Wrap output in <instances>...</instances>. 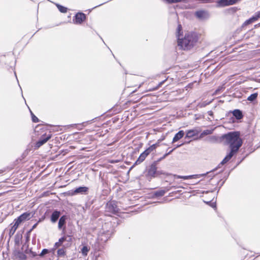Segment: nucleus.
Masks as SVG:
<instances>
[{"instance_id": "nucleus-28", "label": "nucleus", "mask_w": 260, "mask_h": 260, "mask_svg": "<svg viewBox=\"0 0 260 260\" xmlns=\"http://www.w3.org/2000/svg\"><path fill=\"white\" fill-rule=\"evenodd\" d=\"M90 250V248L88 247L87 246L84 245L81 248V253L83 256H86L88 254V253Z\"/></svg>"}, {"instance_id": "nucleus-9", "label": "nucleus", "mask_w": 260, "mask_h": 260, "mask_svg": "<svg viewBox=\"0 0 260 260\" xmlns=\"http://www.w3.org/2000/svg\"><path fill=\"white\" fill-rule=\"evenodd\" d=\"M214 171H213V170L210 172H208L205 174H197V175H188V176H181L178 175H174V177L175 179H183L184 180H187V179H191L193 178H198L201 176H205L207 174H209L211 173H213Z\"/></svg>"}, {"instance_id": "nucleus-53", "label": "nucleus", "mask_w": 260, "mask_h": 260, "mask_svg": "<svg viewBox=\"0 0 260 260\" xmlns=\"http://www.w3.org/2000/svg\"><path fill=\"white\" fill-rule=\"evenodd\" d=\"M183 144H184V143H181V144H179V145H177L175 146V148H176V149L177 148H178V147H180L182 146Z\"/></svg>"}, {"instance_id": "nucleus-22", "label": "nucleus", "mask_w": 260, "mask_h": 260, "mask_svg": "<svg viewBox=\"0 0 260 260\" xmlns=\"http://www.w3.org/2000/svg\"><path fill=\"white\" fill-rule=\"evenodd\" d=\"M257 19L255 17L254 15H253L252 17L249 18L248 19L246 20L242 24V27H244L245 26H246L247 25H249L252 22L256 21Z\"/></svg>"}, {"instance_id": "nucleus-59", "label": "nucleus", "mask_w": 260, "mask_h": 260, "mask_svg": "<svg viewBox=\"0 0 260 260\" xmlns=\"http://www.w3.org/2000/svg\"><path fill=\"white\" fill-rule=\"evenodd\" d=\"M224 181H223V182H222V183L220 184V187H219L220 188L221 187V186H222V185H223V184H224Z\"/></svg>"}, {"instance_id": "nucleus-4", "label": "nucleus", "mask_w": 260, "mask_h": 260, "mask_svg": "<svg viewBox=\"0 0 260 260\" xmlns=\"http://www.w3.org/2000/svg\"><path fill=\"white\" fill-rule=\"evenodd\" d=\"M146 176L149 180L152 178H157V168L156 165L153 164L150 165L147 170Z\"/></svg>"}, {"instance_id": "nucleus-12", "label": "nucleus", "mask_w": 260, "mask_h": 260, "mask_svg": "<svg viewBox=\"0 0 260 260\" xmlns=\"http://www.w3.org/2000/svg\"><path fill=\"white\" fill-rule=\"evenodd\" d=\"M149 154L150 153H149L148 150L146 149L144 151L140 154L139 157L135 161L134 165H138L142 162Z\"/></svg>"}, {"instance_id": "nucleus-16", "label": "nucleus", "mask_w": 260, "mask_h": 260, "mask_svg": "<svg viewBox=\"0 0 260 260\" xmlns=\"http://www.w3.org/2000/svg\"><path fill=\"white\" fill-rule=\"evenodd\" d=\"M14 255L18 258L19 260H26L27 258V256L24 253V251L22 252L20 250H16L14 251Z\"/></svg>"}, {"instance_id": "nucleus-52", "label": "nucleus", "mask_w": 260, "mask_h": 260, "mask_svg": "<svg viewBox=\"0 0 260 260\" xmlns=\"http://www.w3.org/2000/svg\"><path fill=\"white\" fill-rule=\"evenodd\" d=\"M208 104H206V103H202L201 105H200V107H205Z\"/></svg>"}, {"instance_id": "nucleus-27", "label": "nucleus", "mask_w": 260, "mask_h": 260, "mask_svg": "<svg viewBox=\"0 0 260 260\" xmlns=\"http://www.w3.org/2000/svg\"><path fill=\"white\" fill-rule=\"evenodd\" d=\"M56 6L57 7V8H58V10L61 12V13H66L67 12V11H68V8L60 5V4H56Z\"/></svg>"}, {"instance_id": "nucleus-18", "label": "nucleus", "mask_w": 260, "mask_h": 260, "mask_svg": "<svg viewBox=\"0 0 260 260\" xmlns=\"http://www.w3.org/2000/svg\"><path fill=\"white\" fill-rule=\"evenodd\" d=\"M30 214L31 213L29 212H25L21 214L18 217H19V218L23 222L25 220H29L31 218Z\"/></svg>"}, {"instance_id": "nucleus-5", "label": "nucleus", "mask_w": 260, "mask_h": 260, "mask_svg": "<svg viewBox=\"0 0 260 260\" xmlns=\"http://www.w3.org/2000/svg\"><path fill=\"white\" fill-rule=\"evenodd\" d=\"M89 191V188L88 187L83 186H79L75 188L73 190H71L69 191V194L71 196H75L76 194H87Z\"/></svg>"}, {"instance_id": "nucleus-29", "label": "nucleus", "mask_w": 260, "mask_h": 260, "mask_svg": "<svg viewBox=\"0 0 260 260\" xmlns=\"http://www.w3.org/2000/svg\"><path fill=\"white\" fill-rule=\"evenodd\" d=\"M257 93H252L247 98V100L250 102H253L257 99Z\"/></svg>"}, {"instance_id": "nucleus-13", "label": "nucleus", "mask_w": 260, "mask_h": 260, "mask_svg": "<svg viewBox=\"0 0 260 260\" xmlns=\"http://www.w3.org/2000/svg\"><path fill=\"white\" fill-rule=\"evenodd\" d=\"M229 113H232L233 116L237 120H240L243 117L242 111L239 109H235L233 111H230Z\"/></svg>"}, {"instance_id": "nucleus-21", "label": "nucleus", "mask_w": 260, "mask_h": 260, "mask_svg": "<svg viewBox=\"0 0 260 260\" xmlns=\"http://www.w3.org/2000/svg\"><path fill=\"white\" fill-rule=\"evenodd\" d=\"M67 240V237L66 236H63L59 239L58 241L56 242L54 245V248H58L60 247L62 243Z\"/></svg>"}, {"instance_id": "nucleus-36", "label": "nucleus", "mask_w": 260, "mask_h": 260, "mask_svg": "<svg viewBox=\"0 0 260 260\" xmlns=\"http://www.w3.org/2000/svg\"><path fill=\"white\" fill-rule=\"evenodd\" d=\"M93 203V200H92L91 201H89L87 202L85 205V207L86 209H89L90 206Z\"/></svg>"}, {"instance_id": "nucleus-1", "label": "nucleus", "mask_w": 260, "mask_h": 260, "mask_svg": "<svg viewBox=\"0 0 260 260\" xmlns=\"http://www.w3.org/2000/svg\"><path fill=\"white\" fill-rule=\"evenodd\" d=\"M221 138L225 140V144L229 146L230 151L218 166L213 169V171L217 170L220 168V165H223L228 162L238 152L243 144V140L240 138V133L238 131L228 132L222 135Z\"/></svg>"}, {"instance_id": "nucleus-39", "label": "nucleus", "mask_w": 260, "mask_h": 260, "mask_svg": "<svg viewBox=\"0 0 260 260\" xmlns=\"http://www.w3.org/2000/svg\"><path fill=\"white\" fill-rule=\"evenodd\" d=\"M30 234V233H28V231H27L25 234V239H26V242H28L29 241Z\"/></svg>"}, {"instance_id": "nucleus-35", "label": "nucleus", "mask_w": 260, "mask_h": 260, "mask_svg": "<svg viewBox=\"0 0 260 260\" xmlns=\"http://www.w3.org/2000/svg\"><path fill=\"white\" fill-rule=\"evenodd\" d=\"M161 175L168 176L169 174L166 173L165 172H164V171H162L161 170H157V178L160 177V176Z\"/></svg>"}, {"instance_id": "nucleus-46", "label": "nucleus", "mask_w": 260, "mask_h": 260, "mask_svg": "<svg viewBox=\"0 0 260 260\" xmlns=\"http://www.w3.org/2000/svg\"><path fill=\"white\" fill-rule=\"evenodd\" d=\"M160 142V140H158L156 143L154 144L155 145L156 148L159 146Z\"/></svg>"}, {"instance_id": "nucleus-31", "label": "nucleus", "mask_w": 260, "mask_h": 260, "mask_svg": "<svg viewBox=\"0 0 260 260\" xmlns=\"http://www.w3.org/2000/svg\"><path fill=\"white\" fill-rule=\"evenodd\" d=\"M22 222L21 221V220L19 218V217H17V218L15 219L13 222V225L12 226L14 227L16 229H18L19 225L22 223Z\"/></svg>"}, {"instance_id": "nucleus-43", "label": "nucleus", "mask_w": 260, "mask_h": 260, "mask_svg": "<svg viewBox=\"0 0 260 260\" xmlns=\"http://www.w3.org/2000/svg\"><path fill=\"white\" fill-rule=\"evenodd\" d=\"M255 17L257 20H258V18H260V10L259 11H257V12L255 13L254 14Z\"/></svg>"}, {"instance_id": "nucleus-61", "label": "nucleus", "mask_w": 260, "mask_h": 260, "mask_svg": "<svg viewBox=\"0 0 260 260\" xmlns=\"http://www.w3.org/2000/svg\"><path fill=\"white\" fill-rule=\"evenodd\" d=\"M87 122H88V121H87V122H83V123H82V124H83V125H84V123H87Z\"/></svg>"}, {"instance_id": "nucleus-10", "label": "nucleus", "mask_w": 260, "mask_h": 260, "mask_svg": "<svg viewBox=\"0 0 260 260\" xmlns=\"http://www.w3.org/2000/svg\"><path fill=\"white\" fill-rule=\"evenodd\" d=\"M68 219V216L63 215L61 216L59 219L58 223V228L59 230H62V233L64 234L66 230V223Z\"/></svg>"}, {"instance_id": "nucleus-8", "label": "nucleus", "mask_w": 260, "mask_h": 260, "mask_svg": "<svg viewBox=\"0 0 260 260\" xmlns=\"http://www.w3.org/2000/svg\"><path fill=\"white\" fill-rule=\"evenodd\" d=\"M241 1V0H218L217 1V6L218 7H224L236 4Z\"/></svg>"}, {"instance_id": "nucleus-3", "label": "nucleus", "mask_w": 260, "mask_h": 260, "mask_svg": "<svg viewBox=\"0 0 260 260\" xmlns=\"http://www.w3.org/2000/svg\"><path fill=\"white\" fill-rule=\"evenodd\" d=\"M107 210L114 214H117L119 212V209L118 207L117 202L114 200L108 201L106 205Z\"/></svg>"}, {"instance_id": "nucleus-57", "label": "nucleus", "mask_w": 260, "mask_h": 260, "mask_svg": "<svg viewBox=\"0 0 260 260\" xmlns=\"http://www.w3.org/2000/svg\"><path fill=\"white\" fill-rule=\"evenodd\" d=\"M106 3H107V2H105V3H102V4H100V5H99L98 6L94 7V8H96V7H99V6H102V5H103V4H104Z\"/></svg>"}, {"instance_id": "nucleus-44", "label": "nucleus", "mask_w": 260, "mask_h": 260, "mask_svg": "<svg viewBox=\"0 0 260 260\" xmlns=\"http://www.w3.org/2000/svg\"><path fill=\"white\" fill-rule=\"evenodd\" d=\"M163 159H161V157L158 158L157 160L154 161L152 164H154L155 165H157L158 163L162 160Z\"/></svg>"}, {"instance_id": "nucleus-54", "label": "nucleus", "mask_w": 260, "mask_h": 260, "mask_svg": "<svg viewBox=\"0 0 260 260\" xmlns=\"http://www.w3.org/2000/svg\"><path fill=\"white\" fill-rule=\"evenodd\" d=\"M168 155V154L166 153L162 157H161V159H164Z\"/></svg>"}, {"instance_id": "nucleus-56", "label": "nucleus", "mask_w": 260, "mask_h": 260, "mask_svg": "<svg viewBox=\"0 0 260 260\" xmlns=\"http://www.w3.org/2000/svg\"><path fill=\"white\" fill-rule=\"evenodd\" d=\"M220 90V89L218 88V89H217L215 91V94H218L219 92V91Z\"/></svg>"}, {"instance_id": "nucleus-19", "label": "nucleus", "mask_w": 260, "mask_h": 260, "mask_svg": "<svg viewBox=\"0 0 260 260\" xmlns=\"http://www.w3.org/2000/svg\"><path fill=\"white\" fill-rule=\"evenodd\" d=\"M24 253H25V254H28L29 257L31 258H34L38 256L37 253L32 250V248H28V246H27L26 249H25Z\"/></svg>"}, {"instance_id": "nucleus-38", "label": "nucleus", "mask_w": 260, "mask_h": 260, "mask_svg": "<svg viewBox=\"0 0 260 260\" xmlns=\"http://www.w3.org/2000/svg\"><path fill=\"white\" fill-rule=\"evenodd\" d=\"M166 80H164L160 82H159L158 85L153 89V90H157L158 89L161 85L162 84L165 82Z\"/></svg>"}, {"instance_id": "nucleus-58", "label": "nucleus", "mask_w": 260, "mask_h": 260, "mask_svg": "<svg viewBox=\"0 0 260 260\" xmlns=\"http://www.w3.org/2000/svg\"><path fill=\"white\" fill-rule=\"evenodd\" d=\"M30 112L31 116H32L33 115H34V114L32 112V111L30 110Z\"/></svg>"}, {"instance_id": "nucleus-60", "label": "nucleus", "mask_w": 260, "mask_h": 260, "mask_svg": "<svg viewBox=\"0 0 260 260\" xmlns=\"http://www.w3.org/2000/svg\"><path fill=\"white\" fill-rule=\"evenodd\" d=\"M3 172H4V171H3V170H0V174H1V173H3Z\"/></svg>"}, {"instance_id": "nucleus-45", "label": "nucleus", "mask_w": 260, "mask_h": 260, "mask_svg": "<svg viewBox=\"0 0 260 260\" xmlns=\"http://www.w3.org/2000/svg\"><path fill=\"white\" fill-rule=\"evenodd\" d=\"M160 142V140H158L156 143L154 144L155 145L156 148L159 146Z\"/></svg>"}, {"instance_id": "nucleus-41", "label": "nucleus", "mask_w": 260, "mask_h": 260, "mask_svg": "<svg viewBox=\"0 0 260 260\" xmlns=\"http://www.w3.org/2000/svg\"><path fill=\"white\" fill-rule=\"evenodd\" d=\"M207 204L210 205L212 208H216V203H211V201H209L206 202Z\"/></svg>"}, {"instance_id": "nucleus-2", "label": "nucleus", "mask_w": 260, "mask_h": 260, "mask_svg": "<svg viewBox=\"0 0 260 260\" xmlns=\"http://www.w3.org/2000/svg\"><path fill=\"white\" fill-rule=\"evenodd\" d=\"M198 41V37L196 32H190L185 34L184 38H178V45L183 50H187L192 48Z\"/></svg>"}, {"instance_id": "nucleus-51", "label": "nucleus", "mask_w": 260, "mask_h": 260, "mask_svg": "<svg viewBox=\"0 0 260 260\" xmlns=\"http://www.w3.org/2000/svg\"><path fill=\"white\" fill-rule=\"evenodd\" d=\"M44 219H45V217H42L39 219V220L37 222L39 223V222H42Z\"/></svg>"}, {"instance_id": "nucleus-7", "label": "nucleus", "mask_w": 260, "mask_h": 260, "mask_svg": "<svg viewBox=\"0 0 260 260\" xmlns=\"http://www.w3.org/2000/svg\"><path fill=\"white\" fill-rule=\"evenodd\" d=\"M86 19V15L83 12H78L73 17V21L76 24L82 23Z\"/></svg>"}, {"instance_id": "nucleus-23", "label": "nucleus", "mask_w": 260, "mask_h": 260, "mask_svg": "<svg viewBox=\"0 0 260 260\" xmlns=\"http://www.w3.org/2000/svg\"><path fill=\"white\" fill-rule=\"evenodd\" d=\"M29 150L28 149H26L24 151V152L21 154L20 157L18 158L16 161L18 163L19 161H21L22 160L25 159V158L28 155Z\"/></svg>"}, {"instance_id": "nucleus-50", "label": "nucleus", "mask_w": 260, "mask_h": 260, "mask_svg": "<svg viewBox=\"0 0 260 260\" xmlns=\"http://www.w3.org/2000/svg\"><path fill=\"white\" fill-rule=\"evenodd\" d=\"M176 149V148H174L173 149H172V150H171L170 151H169L168 152H167V153L169 155H170V154H171L172 153V152L175 150Z\"/></svg>"}, {"instance_id": "nucleus-6", "label": "nucleus", "mask_w": 260, "mask_h": 260, "mask_svg": "<svg viewBox=\"0 0 260 260\" xmlns=\"http://www.w3.org/2000/svg\"><path fill=\"white\" fill-rule=\"evenodd\" d=\"M52 137L51 134H44L39 138V140L36 143L35 147L36 148H39L43 144L46 143Z\"/></svg>"}, {"instance_id": "nucleus-34", "label": "nucleus", "mask_w": 260, "mask_h": 260, "mask_svg": "<svg viewBox=\"0 0 260 260\" xmlns=\"http://www.w3.org/2000/svg\"><path fill=\"white\" fill-rule=\"evenodd\" d=\"M17 230V229L15 228L14 227L12 226L10 229L9 233V236L10 238H11L15 233L16 231Z\"/></svg>"}, {"instance_id": "nucleus-20", "label": "nucleus", "mask_w": 260, "mask_h": 260, "mask_svg": "<svg viewBox=\"0 0 260 260\" xmlns=\"http://www.w3.org/2000/svg\"><path fill=\"white\" fill-rule=\"evenodd\" d=\"M166 192V191L164 189L156 190L153 193L152 198H154L157 197H162L165 195Z\"/></svg>"}, {"instance_id": "nucleus-24", "label": "nucleus", "mask_w": 260, "mask_h": 260, "mask_svg": "<svg viewBox=\"0 0 260 260\" xmlns=\"http://www.w3.org/2000/svg\"><path fill=\"white\" fill-rule=\"evenodd\" d=\"M22 238V234L17 233L15 236L14 242L15 245H18Z\"/></svg>"}, {"instance_id": "nucleus-37", "label": "nucleus", "mask_w": 260, "mask_h": 260, "mask_svg": "<svg viewBox=\"0 0 260 260\" xmlns=\"http://www.w3.org/2000/svg\"><path fill=\"white\" fill-rule=\"evenodd\" d=\"M31 120L33 122L37 123L40 121L39 118L37 116H36L35 114L31 116Z\"/></svg>"}, {"instance_id": "nucleus-55", "label": "nucleus", "mask_w": 260, "mask_h": 260, "mask_svg": "<svg viewBox=\"0 0 260 260\" xmlns=\"http://www.w3.org/2000/svg\"><path fill=\"white\" fill-rule=\"evenodd\" d=\"M168 155V154L166 153L162 157H161V159H164Z\"/></svg>"}, {"instance_id": "nucleus-42", "label": "nucleus", "mask_w": 260, "mask_h": 260, "mask_svg": "<svg viewBox=\"0 0 260 260\" xmlns=\"http://www.w3.org/2000/svg\"><path fill=\"white\" fill-rule=\"evenodd\" d=\"M38 224V222H36L35 224H34L32 228L28 231V233H31L34 229H35V228H36V227L37 226Z\"/></svg>"}, {"instance_id": "nucleus-40", "label": "nucleus", "mask_w": 260, "mask_h": 260, "mask_svg": "<svg viewBox=\"0 0 260 260\" xmlns=\"http://www.w3.org/2000/svg\"><path fill=\"white\" fill-rule=\"evenodd\" d=\"M182 30V27H181V25L180 24L178 25V27H177V31H178V37L179 36L180 37V31Z\"/></svg>"}, {"instance_id": "nucleus-26", "label": "nucleus", "mask_w": 260, "mask_h": 260, "mask_svg": "<svg viewBox=\"0 0 260 260\" xmlns=\"http://www.w3.org/2000/svg\"><path fill=\"white\" fill-rule=\"evenodd\" d=\"M206 141L211 143H215L217 142L218 138L215 136H211L207 138Z\"/></svg>"}, {"instance_id": "nucleus-48", "label": "nucleus", "mask_w": 260, "mask_h": 260, "mask_svg": "<svg viewBox=\"0 0 260 260\" xmlns=\"http://www.w3.org/2000/svg\"><path fill=\"white\" fill-rule=\"evenodd\" d=\"M150 146L151 148L153 150V151L155 150V149L156 148L155 145L154 144L151 145Z\"/></svg>"}, {"instance_id": "nucleus-33", "label": "nucleus", "mask_w": 260, "mask_h": 260, "mask_svg": "<svg viewBox=\"0 0 260 260\" xmlns=\"http://www.w3.org/2000/svg\"><path fill=\"white\" fill-rule=\"evenodd\" d=\"M50 252V250L48 249L44 248L43 249L41 253L38 255L40 257H44L46 254L49 253Z\"/></svg>"}, {"instance_id": "nucleus-49", "label": "nucleus", "mask_w": 260, "mask_h": 260, "mask_svg": "<svg viewBox=\"0 0 260 260\" xmlns=\"http://www.w3.org/2000/svg\"><path fill=\"white\" fill-rule=\"evenodd\" d=\"M147 150H148L149 153L153 151V150L151 148L150 146L146 149Z\"/></svg>"}, {"instance_id": "nucleus-11", "label": "nucleus", "mask_w": 260, "mask_h": 260, "mask_svg": "<svg viewBox=\"0 0 260 260\" xmlns=\"http://www.w3.org/2000/svg\"><path fill=\"white\" fill-rule=\"evenodd\" d=\"M61 213L57 209L54 210L50 216V220L52 223H55L60 217Z\"/></svg>"}, {"instance_id": "nucleus-32", "label": "nucleus", "mask_w": 260, "mask_h": 260, "mask_svg": "<svg viewBox=\"0 0 260 260\" xmlns=\"http://www.w3.org/2000/svg\"><path fill=\"white\" fill-rule=\"evenodd\" d=\"M57 254L58 256H64L66 255V248L63 247L57 250Z\"/></svg>"}, {"instance_id": "nucleus-47", "label": "nucleus", "mask_w": 260, "mask_h": 260, "mask_svg": "<svg viewBox=\"0 0 260 260\" xmlns=\"http://www.w3.org/2000/svg\"><path fill=\"white\" fill-rule=\"evenodd\" d=\"M208 114L210 116H212L213 117V112L212 111H208Z\"/></svg>"}, {"instance_id": "nucleus-17", "label": "nucleus", "mask_w": 260, "mask_h": 260, "mask_svg": "<svg viewBox=\"0 0 260 260\" xmlns=\"http://www.w3.org/2000/svg\"><path fill=\"white\" fill-rule=\"evenodd\" d=\"M184 135V131H182V130H181V131H179L178 133H177L173 139V141H172V143H175L176 142H177L178 141H179L180 139H181Z\"/></svg>"}, {"instance_id": "nucleus-14", "label": "nucleus", "mask_w": 260, "mask_h": 260, "mask_svg": "<svg viewBox=\"0 0 260 260\" xmlns=\"http://www.w3.org/2000/svg\"><path fill=\"white\" fill-rule=\"evenodd\" d=\"M195 16L200 19H203L208 16V13L205 10H198L195 12Z\"/></svg>"}, {"instance_id": "nucleus-30", "label": "nucleus", "mask_w": 260, "mask_h": 260, "mask_svg": "<svg viewBox=\"0 0 260 260\" xmlns=\"http://www.w3.org/2000/svg\"><path fill=\"white\" fill-rule=\"evenodd\" d=\"M22 222L21 221V220L19 218V217H17V218L15 219L13 222V225L12 226L14 227L16 229H18L19 225L22 223Z\"/></svg>"}, {"instance_id": "nucleus-15", "label": "nucleus", "mask_w": 260, "mask_h": 260, "mask_svg": "<svg viewBox=\"0 0 260 260\" xmlns=\"http://www.w3.org/2000/svg\"><path fill=\"white\" fill-rule=\"evenodd\" d=\"M200 131L197 129L188 130L186 133L185 138H191L194 136H197Z\"/></svg>"}, {"instance_id": "nucleus-25", "label": "nucleus", "mask_w": 260, "mask_h": 260, "mask_svg": "<svg viewBox=\"0 0 260 260\" xmlns=\"http://www.w3.org/2000/svg\"><path fill=\"white\" fill-rule=\"evenodd\" d=\"M212 133H213V130H212V129H205V130L203 131L200 134L199 138L201 139L205 136L211 134Z\"/></svg>"}]
</instances>
